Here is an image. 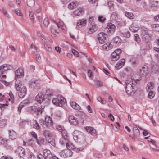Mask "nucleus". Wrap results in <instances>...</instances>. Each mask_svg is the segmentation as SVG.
Masks as SVG:
<instances>
[{"label": "nucleus", "instance_id": "393cba45", "mask_svg": "<svg viewBox=\"0 0 159 159\" xmlns=\"http://www.w3.org/2000/svg\"><path fill=\"white\" fill-rule=\"evenodd\" d=\"M140 73L141 74L144 75V74H146L148 72V68L147 66H144L142 67L141 69H140Z\"/></svg>", "mask_w": 159, "mask_h": 159}, {"label": "nucleus", "instance_id": "ea45409f", "mask_svg": "<svg viewBox=\"0 0 159 159\" xmlns=\"http://www.w3.org/2000/svg\"><path fill=\"white\" fill-rule=\"evenodd\" d=\"M111 18L113 20H116L117 18V14L115 12H113L111 16Z\"/></svg>", "mask_w": 159, "mask_h": 159}, {"label": "nucleus", "instance_id": "49530a36", "mask_svg": "<svg viewBox=\"0 0 159 159\" xmlns=\"http://www.w3.org/2000/svg\"><path fill=\"white\" fill-rule=\"evenodd\" d=\"M13 11L17 15L21 16H23V14L21 13L20 10L18 9H15L13 10Z\"/></svg>", "mask_w": 159, "mask_h": 159}, {"label": "nucleus", "instance_id": "6e6d98bb", "mask_svg": "<svg viewBox=\"0 0 159 159\" xmlns=\"http://www.w3.org/2000/svg\"><path fill=\"white\" fill-rule=\"evenodd\" d=\"M53 91L51 89H48L46 91V95L48 96H51L52 95Z\"/></svg>", "mask_w": 159, "mask_h": 159}, {"label": "nucleus", "instance_id": "39448f33", "mask_svg": "<svg viewBox=\"0 0 159 159\" xmlns=\"http://www.w3.org/2000/svg\"><path fill=\"white\" fill-rule=\"evenodd\" d=\"M116 28V27L114 25L110 23L108 24L106 30L108 33L112 34L115 32Z\"/></svg>", "mask_w": 159, "mask_h": 159}, {"label": "nucleus", "instance_id": "5701e85b", "mask_svg": "<svg viewBox=\"0 0 159 159\" xmlns=\"http://www.w3.org/2000/svg\"><path fill=\"white\" fill-rule=\"evenodd\" d=\"M17 151L18 154L21 157H23L25 154V152L24 149L22 147L18 148Z\"/></svg>", "mask_w": 159, "mask_h": 159}, {"label": "nucleus", "instance_id": "473e14b6", "mask_svg": "<svg viewBox=\"0 0 159 159\" xmlns=\"http://www.w3.org/2000/svg\"><path fill=\"white\" fill-rule=\"evenodd\" d=\"M34 127L37 129H40L41 127L37 121L34 120L33 122Z\"/></svg>", "mask_w": 159, "mask_h": 159}, {"label": "nucleus", "instance_id": "bf43d9fd", "mask_svg": "<svg viewBox=\"0 0 159 159\" xmlns=\"http://www.w3.org/2000/svg\"><path fill=\"white\" fill-rule=\"evenodd\" d=\"M148 142L151 143L156 148H157V146L155 144L156 142L155 140H154L152 139H150V140H148Z\"/></svg>", "mask_w": 159, "mask_h": 159}, {"label": "nucleus", "instance_id": "052dcab7", "mask_svg": "<svg viewBox=\"0 0 159 159\" xmlns=\"http://www.w3.org/2000/svg\"><path fill=\"white\" fill-rule=\"evenodd\" d=\"M36 59L37 62L39 63H40L41 62V58L40 55L39 54H36Z\"/></svg>", "mask_w": 159, "mask_h": 159}, {"label": "nucleus", "instance_id": "338daca9", "mask_svg": "<svg viewBox=\"0 0 159 159\" xmlns=\"http://www.w3.org/2000/svg\"><path fill=\"white\" fill-rule=\"evenodd\" d=\"M72 53L78 57L79 56V52L75 49H73L72 50Z\"/></svg>", "mask_w": 159, "mask_h": 159}, {"label": "nucleus", "instance_id": "a18cd8bd", "mask_svg": "<svg viewBox=\"0 0 159 159\" xmlns=\"http://www.w3.org/2000/svg\"><path fill=\"white\" fill-rule=\"evenodd\" d=\"M61 134L64 140H67L68 139V136L67 135L66 132L65 131H62Z\"/></svg>", "mask_w": 159, "mask_h": 159}, {"label": "nucleus", "instance_id": "7c9ffc66", "mask_svg": "<svg viewBox=\"0 0 159 159\" xmlns=\"http://www.w3.org/2000/svg\"><path fill=\"white\" fill-rule=\"evenodd\" d=\"M51 31L52 33L54 35V37L56 38L58 37V36L57 34H58L59 32L57 30H56L53 27L51 28Z\"/></svg>", "mask_w": 159, "mask_h": 159}, {"label": "nucleus", "instance_id": "69168bd1", "mask_svg": "<svg viewBox=\"0 0 159 159\" xmlns=\"http://www.w3.org/2000/svg\"><path fill=\"white\" fill-rule=\"evenodd\" d=\"M37 157L38 159H47L45 158L44 155H43L41 154L37 155Z\"/></svg>", "mask_w": 159, "mask_h": 159}, {"label": "nucleus", "instance_id": "37998d69", "mask_svg": "<svg viewBox=\"0 0 159 159\" xmlns=\"http://www.w3.org/2000/svg\"><path fill=\"white\" fill-rule=\"evenodd\" d=\"M39 122L40 124L41 125L43 128H46L47 127V125L45 124V121L43 119H41L39 120Z\"/></svg>", "mask_w": 159, "mask_h": 159}, {"label": "nucleus", "instance_id": "72a5a7b5", "mask_svg": "<svg viewBox=\"0 0 159 159\" xmlns=\"http://www.w3.org/2000/svg\"><path fill=\"white\" fill-rule=\"evenodd\" d=\"M37 143L39 146H41L42 144H44L45 141L44 139L43 138H41L39 139H37L36 140Z\"/></svg>", "mask_w": 159, "mask_h": 159}, {"label": "nucleus", "instance_id": "7ed1b4c3", "mask_svg": "<svg viewBox=\"0 0 159 159\" xmlns=\"http://www.w3.org/2000/svg\"><path fill=\"white\" fill-rule=\"evenodd\" d=\"M66 100L61 95H58L57 98H54L52 100V103L56 105L61 107L66 102Z\"/></svg>", "mask_w": 159, "mask_h": 159}, {"label": "nucleus", "instance_id": "58836bf2", "mask_svg": "<svg viewBox=\"0 0 159 159\" xmlns=\"http://www.w3.org/2000/svg\"><path fill=\"white\" fill-rule=\"evenodd\" d=\"M107 5L111 10H113L114 9V5L113 3V2L112 1H109L108 2H107Z\"/></svg>", "mask_w": 159, "mask_h": 159}, {"label": "nucleus", "instance_id": "dca6fc26", "mask_svg": "<svg viewBox=\"0 0 159 159\" xmlns=\"http://www.w3.org/2000/svg\"><path fill=\"white\" fill-rule=\"evenodd\" d=\"M84 12L83 8L81 7L78 8L74 12V14L76 16L81 15L83 14Z\"/></svg>", "mask_w": 159, "mask_h": 159}, {"label": "nucleus", "instance_id": "09e8293b", "mask_svg": "<svg viewBox=\"0 0 159 159\" xmlns=\"http://www.w3.org/2000/svg\"><path fill=\"white\" fill-rule=\"evenodd\" d=\"M134 40L137 43H139L140 41V38L139 35L137 34H134Z\"/></svg>", "mask_w": 159, "mask_h": 159}, {"label": "nucleus", "instance_id": "0e129e2a", "mask_svg": "<svg viewBox=\"0 0 159 159\" xmlns=\"http://www.w3.org/2000/svg\"><path fill=\"white\" fill-rule=\"evenodd\" d=\"M29 16L31 20H34V16L33 13L31 11H29Z\"/></svg>", "mask_w": 159, "mask_h": 159}, {"label": "nucleus", "instance_id": "f8f14e48", "mask_svg": "<svg viewBox=\"0 0 159 159\" xmlns=\"http://www.w3.org/2000/svg\"><path fill=\"white\" fill-rule=\"evenodd\" d=\"M85 129L87 132L90 133L92 135H96V130L93 128L91 127H85Z\"/></svg>", "mask_w": 159, "mask_h": 159}, {"label": "nucleus", "instance_id": "9d476101", "mask_svg": "<svg viewBox=\"0 0 159 159\" xmlns=\"http://www.w3.org/2000/svg\"><path fill=\"white\" fill-rule=\"evenodd\" d=\"M69 120L70 122L74 125H76L78 124L77 118H76L74 116H70L69 117Z\"/></svg>", "mask_w": 159, "mask_h": 159}, {"label": "nucleus", "instance_id": "e2e57ef3", "mask_svg": "<svg viewBox=\"0 0 159 159\" xmlns=\"http://www.w3.org/2000/svg\"><path fill=\"white\" fill-rule=\"evenodd\" d=\"M121 51L120 49H118L114 51L113 52H115V53H116V55H120V54L121 53Z\"/></svg>", "mask_w": 159, "mask_h": 159}, {"label": "nucleus", "instance_id": "4be33fe9", "mask_svg": "<svg viewBox=\"0 0 159 159\" xmlns=\"http://www.w3.org/2000/svg\"><path fill=\"white\" fill-rule=\"evenodd\" d=\"M45 124L47 127L51 126L52 125V122L51 118L49 116H46L45 117Z\"/></svg>", "mask_w": 159, "mask_h": 159}, {"label": "nucleus", "instance_id": "a211bd4d", "mask_svg": "<svg viewBox=\"0 0 159 159\" xmlns=\"http://www.w3.org/2000/svg\"><path fill=\"white\" fill-rule=\"evenodd\" d=\"M8 132L10 139L13 140L16 138L17 135L15 131L13 130H8Z\"/></svg>", "mask_w": 159, "mask_h": 159}, {"label": "nucleus", "instance_id": "4c0bfd02", "mask_svg": "<svg viewBox=\"0 0 159 159\" xmlns=\"http://www.w3.org/2000/svg\"><path fill=\"white\" fill-rule=\"evenodd\" d=\"M147 87L148 89H152L154 87V84L152 82L148 83L147 85Z\"/></svg>", "mask_w": 159, "mask_h": 159}, {"label": "nucleus", "instance_id": "9b49d317", "mask_svg": "<svg viewBox=\"0 0 159 159\" xmlns=\"http://www.w3.org/2000/svg\"><path fill=\"white\" fill-rule=\"evenodd\" d=\"M125 60L123 59H121L119 61L115 66L116 69L118 70L121 68L125 63Z\"/></svg>", "mask_w": 159, "mask_h": 159}, {"label": "nucleus", "instance_id": "20e7f679", "mask_svg": "<svg viewBox=\"0 0 159 159\" xmlns=\"http://www.w3.org/2000/svg\"><path fill=\"white\" fill-rule=\"evenodd\" d=\"M141 35L143 39L146 43L149 42L150 37L147 29H142L141 30Z\"/></svg>", "mask_w": 159, "mask_h": 159}, {"label": "nucleus", "instance_id": "13d9d810", "mask_svg": "<svg viewBox=\"0 0 159 159\" xmlns=\"http://www.w3.org/2000/svg\"><path fill=\"white\" fill-rule=\"evenodd\" d=\"M66 147L67 148V149L70 150L73 148V145L70 143H67L66 144Z\"/></svg>", "mask_w": 159, "mask_h": 159}, {"label": "nucleus", "instance_id": "6e6552de", "mask_svg": "<svg viewBox=\"0 0 159 159\" xmlns=\"http://www.w3.org/2000/svg\"><path fill=\"white\" fill-rule=\"evenodd\" d=\"M61 156L64 157H69L72 155V152L70 150L68 149L64 150L60 152Z\"/></svg>", "mask_w": 159, "mask_h": 159}, {"label": "nucleus", "instance_id": "aec40b11", "mask_svg": "<svg viewBox=\"0 0 159 159\" xmlns=\"http://www.w3.org/2000/svg\"><path fill=\"white\" fill-rule=\"evenodd\" d=\"M78 3L76 1H73L70 3L68 5V7L70 9H73L76 8L78 5Z\"/></svg>", "mask_w": 159, "mask_h": 159}, {"label": "nucleus", "instance_id": "2f4dec72", "mask_svg": "<svg viewBox=\"0 0 159 159\" xmlns=\"http://www.w3.org/2000/svg\"><path fill=\"white\" fill-rule=\"evenodd\" d=\"M151 66L152 69L154 71H157L159 70V66L154 62H152L151 63Z\"/></svg>", "mask_w": 159, "mask_h": 159}, {"label": "nucleus", "instance_id": "c03bdc74", "mask_svg": "<svg viewBox=\"0 0 159 159\" xmlns=\"http://www.w3.org/2000/svg\"><path fill=\"white\" fill-rule=\"evenodd\" d=\"M155 95V93L153 91H150L148 95V98L150 99L152 98Z\"/></svg>", "mask_w": 159, "mask_h": 159}, {"label": "nucleus", "instance_id": "4d7b16f0", "mask_svg": "<svg viewBox=\"0 0 159 159\" xmlns=\"http://www.w3.org/2000/svg\"><path fill=\"white\" fill-rule=\"evenodd\" d=\"M30 49H33V51L34 52H37V47L35 45H34L33 43L31 44L30 46Z\"/></svg>", "mask_w": 159, "mask_h": 159}, {"label": "nucleus", "instance_id": "2eb2a0df", "mask_svg": "<svg viewBox=\"0 0 159 159\" xmlns=\"http://www.w3.org/2000/svg\"><path fill=\"white\" fill-rule=\"evenodd\" d=\"M24 75V72L23 70L21 69H18L16 72V78H19L21 77H23Z\"/></svg>", "mask_w": 159, "mask_h": 159}, {"label": "nucleus", "instance_id": "f704fd0d", "mask_svg": "<svg viewBox=\"0 0 159 159\" xmlns=\"http://www.w3.org/2000/svg\"><path fill=\"white\" fill-rule=\"evenodd\" d=\"M133 130L135 136H138L140 135V131L137 127H134L133 128Z\"/></svg>", "mask_w": 159, "mask_h": 159}, {"label": "nucleus", "instance_id": "c85d7f7f", "mask_svg": "<svg viewBox=\"0 0 159 159\" xmlns=\"http://www.w3.org/2000/svg\"><path fill=\"white\" fill-rule=\"evenodd\" d=\"M43 134L46 140H48L51 136V134L50 132L47 130L44 131Z\"/></svg>", "mask_w": 159, "mask_h": 159}, {"label": "nucleus", "instance_id": "864d4df0", "mask_svg": "<svg viewBox=\"0 0 159 159\" xmlns=\"http://www.w3.org/2000/svg\"><path fill=\"white\" fill-rule=\"evenodd\" d=\"M97 100L98 102H100L102 104L105 103L106 101L104 99L100 96L98 97L97 98Z\"/></svg>", "mask_w": 159, "mask_h": 159}, {"label": "nucleus", "instance_id": "5fc2aeb1", "mask_svg": "<svg viewBox=\"0 0 159 159\" xmlns=\"http://www.w3.org/2000/svg\"><path fill=\"white\" fill-rule=\"evenodd\" d=\"M43 24L45 27H47L49 24V21L48 18H45L43 21Z\"/></svg>", "mask_w": 159, "mask_h": 159}, {"label": "nucleus", "instance_id": "680f3d73", "mask_svg": "<svg viewBox=\"0 0 159 159\" xmlns=\"http://www.w3.org/2000/svg\"><path fill=\"white\" fill-rule=\"evenodd\" d=\"M53 22L54 23L56 24L57 25V26L58 28L60 27L61 26L64 25V24L62 21L58 23H56L55 21H54Z\"/></svg>", "mask_w": 159, "mask_h": 159}, {"label": "nucleus", "instance_id": "a19ab883", "mask_svg": "<svg viewBox=\"0 0 159 159\" xmlns=\"http://www.w3.org/2000/svg\"><path fill=\"white\" fill-rule=\"evenodd\" d=\"M113 41L114 43L116 44H119L120 43L121 39L119 37L117 36L114 39Z\"/></svg>", "mask_w": 159, "mask_h": 159}, {"label": "nucleus", "instance_id": "c9c22d12", "mask_svg": "<svg viewBox=\"0 0 159 159\" xmlns=\"http://www.w3.org/2000/svg\"><path fill=\"white\" fill-rule=\"evenodd\" d=\"M27 3L29 7H32L34 5L35 2L34 0H27Z\"/></svg>", "mask_w": 159, "mask_h": 159}, {"label": "nucleus", "instance_id": "412c9836", "mask_svg": "<svg viewBox=\"0 0 159 159\" xmlns=\"http://www.w3.org/2000/svg\"><path fill=\"white\" fill-rule=\"evenodd\" d=\"M91 26L89 27L88 33L89 34H91L95 31L97 30V27L94 24L90 25Z\"/></svg>", "mask_w": 159, "mask_h": 159}, {"label": "nucleus", "instance_id": "c756f323", "mask_svg": "<svg viewBox=\"0 0 159 159\" xmlns=\"http://www.w3.org/2000/svg\"><path fill=\"white\" fill-rule=\"evenodd\" d=\"M78 115L79 117L82 120V122L83 123L84 122V119H85L86 118L85 114L84 112H80L78 114Z\"/></svg>", "mask_w": 159, "mask_h": 159}, {"label": "nucleus", "instance_id": "0eeeda50", "mask_svg": "<svg viewBox=\"0 0 159 159\" xmlns=\"http://www.w3.org/2000/svg\"><path fill=\"white\" fill-rule=\"evenodd\" d=\"M11 66L7 64H4L0 66V71L1 74H3L5 71L10 70Z\"/></svg>", "mask_w": 159, "mask_h": 159}, {"label": "nucleus", "instance_id": "cd10ccee", "mask_svg": "<svg viewBox=\"0 0 159 159\" xmlns=\"http://www.w3.org/2000/svg\"><path fill=\"white\" fill-rule=\"evenodd\" d=\"M120 55H116L115 52H113L111 56V59L112 61H117L120 57Z\"/></svg>", "mask_w": 159, "mask_h": 159}, {"label": "nucleus", "instance_id": "f03ea898", "mask_svg": "<svg viewBox=\"0 0 159 159\" xmlns=\"http://www.w3.org/2000/svg\"><path fill=\"white\" fill-rule=\"evenodd\" d=\"M125 90L128 94L134 93L136 91V84L133 81H131L130 80H127L125 81Z\"/></svg>", "mask_w": 159, "mask_h": 159}, {"label": "nucleus", "instance_id": "f3484780", "mask_svg": "<svg viewBox=\"0 0 159 159\" xmlns=\"http://www.w3.org/2000/svg\"><path fill=\"white\" fill-rule=\"evenodd\" d=\"M139 76L137 74H134V75L131 77V78L130 79H129V80H130L131 81H133V82L135 84H137L138 83L137 82L141 80L140 77L139 78L138 77V76Z\"/></svg>", "mask_w": 159, "mask_h": 159}, {"label": "nucleus", "instance_id": "3c124183", "mask_svg": "<svg viewBox=\"0 0 159 159\" xmlns=\"http://www.w3.org/2000/svg\"><path fill=\"white\" fill-rule=\"evenodd\" d=\"M122 34L124 37L129 38L130 36V34L129 31H127L124 32L122 33Z\"/></svg>", "mask_w": 159, "mask_h": 159}, {"label": "nucleus", "instance_id": "774afa93", "mask_svg": "<svg viewBox=\"0 0 159 159\" xmlns=\"http://www.w3.org/2000/svg\"><path fill=\"white\" fill-rule=\"evenodd\" d=\"M31 134L32 136L36 139V140L38 139L37 134L34 132H32L31 133Z\"/></svg>", "mask_w": 159, "mask_h": 159}, {"label": "nucleus", "instance_id": "a878e982", "mask_svg": "<svg viewBox=\"0 0 159 159\" xmlns=\"http://www.w3.org/2000/svg\"><path fill=\"white\" fill-rule=\"evenodd\" d=\"M102 48L106 50H109L112 48V45L109 43H107L102 46Z\"/></svg>", "mask_w": 159, "mask_h": 159}, {"label": "nucleus", "instance_id": "79ce46f5", "mask_svg": "<svg viewBox=\"0 0 159 159\" xmlns=\"http://www.w3.org/2000/svg\"><path fill=\"white\" fill-rule=\"evenodd\" d=\"M79 133V132L75 131L74 132L73 134V138L75 140H77L79 138V135H77V134Z\"/></svg>", "mask_w": 159, "mask_h": 159}, {"label": "nucleus", "instance_id": "f257e3e1", "mask_svg": "<svg viewBox=\"0 0 159 159\" xmlns=\"http://www.w3.org/2000/svg\"><path fill=\"white\" fill-rule=\"evenodd\" d=\"M22 82L20 80H16L15 86L17 91H19L18 96L20 98H23L26 95L27 90L26 87L24 86L22 87Z\"/></svg>", "mask_w": 159, "mask_h": 159}, {"label": "nucleus", "instance_id": "1a4fd4ad", "mask_svg": "<svg viewBox=\"0 0 159 159\" xmlns=\"http://www.w3.org/2000/svg\"><path fill=\"white\" fill-rule=\"evenodd\" d=\"M43 155L47 159H51L52 157V155L51 151L47 149H45L43 150Z\"/></svg>", "mask_w": 159, "mask_h": 159}, {"label": "nucleus", "instance_id": "6ab92c4d", "mask_svg": "<svg viewBox=\"0 0 159 159\" xmlns=\"http://www.w3.org/2000/svg\"><path fill=\"white\" fill-rule=\"evenodd\" d=\"M87 21L86 20L82 19L78 20L77 24L78 27H80L84 26L86 24Z\"/></svg>", "mask_w": 159, "mask_h": 159}, {"label": "nucleus", "instance_id": "bb28decb", "mask_svg": "<svg viewBox=\"0 0 159 159\" xmlns=\"http://www.w3.org/2000/svg\"><path fill=\"white\" fill-rule=\"evenodd\" d=\"M130 30L133 32H136L138 30V28L135 24L133 23L131 25Z\"/></svg>", "mask_w": 159, "mask_h": 159}, {"label": "nucleus", "instance_id": "4468645a", "mask_svg": "<svg viewBox=\"0 0 159 159\" xmlns=\"http://www.w3.org/2000/svg\"><path fill=\"white\" fill-rule=\"evenodd\" d=\"M30 108L34 111L37 113L38 115L39 114H41L42 112V110L39 107H37L35 106H33L30 107Z\"/></svg>", "mask_w": 159, "mask_h": 159}, {"label": "nucleus", "instance_id": "ddd939ff", "mask_svg": "<svg viewBox=\"0 0 159 159\" xmlns=\"http://www.w3.org/2000/svg\"><path fill=\"white\" fill-rule=\"evenodd\" d=\"M36 100L39 103H41L44 99V95L42 93H39L36 97Z\"/></svg>", "mask_w": 159, "mask_h": 159}, {"label": "nucleus", "instance_id": "e433bc0d", "mask_svg": "<svg viewBox=\"0 0 159 159\" xmlns=\"http://www.w3.org/2000/svg\"><path fill=\"white\" fill-rule=\"evenodd\" d=\"M125 16L129 18L130 19H134V16L132 13H130L128 12H126L125 13Z\"/></svg>", "mask_w": 159, "mask_h": 159}, {"label": "nucleus", "instance_id": "603ef678", "mask_svg": "<svg viewBox=\"0 0 159 159\" xmlns=\"http://www.w3.org/2000/svg\"><path fill=\"white\" fill-rule=\"evenodd\" d=\"M44 46L49 52H52V49L50 46L46 44H44Z\"/></svg>", "mask_w": 159, "mask_h": 159}, {"label": "nucleus", "instance_id": "de8ad7c7", "mask_svg": "<svg viewBox=\"0 0 159 159\" xmlns=\"http://www.w3.org/2000/svg\"><path fill=\"white\" fill-rule=\"evenodd\" d=\"M6 123V120L4 119H2L0 120V127L4 126Z\"/></svg>", "mask_w": 159, "mask_h": 159}, {"label": "nucleus", "instance_id": "423d86ee", "mask_svg": "<svg viewBox=\"0 0 159 159\" xmlns=\"http://www.w3.org/2000/svg\"><path fill=\"white\" fill-rule=\"evenodd\" d=\"M98 40L100 43L102 44L105 43L107 37V35L103 32L100 33L98 34Z\"/></svg>", "mask_w": 159, "mask_h": 159}, {"label": "nucleus", "instance_id": "b1692460", "mask_svg": "<svg viewBox=\"0 0 159 159\" xmlns=\"http://www.w3.org/2000/svg\"><path fill=\"white\" fill-rule=\"evenodd\" d=\"M70 106L72 107L76 110H79L80 109V106L74 102H71L70 103Z\"/></svg>", "mask_w": 159, "mask_h": 159}, {"label": "nucleus", "instance_id": "8fccbe9b", "mask_svg": "<svg viewBox=\"0 0 159 159\" xmlns=\"http://www.w3.org/2000/svg\"><path fill=\"white\" fill-rule=\"evenodd\" d=\"M1 11L3 12L5 15L8 18H10V17L8 14L7 13V11L5 9L2 8L1 9H0Z\"/></svg>", "mask_w": 159, "mask_h": 159}]
</instances>
